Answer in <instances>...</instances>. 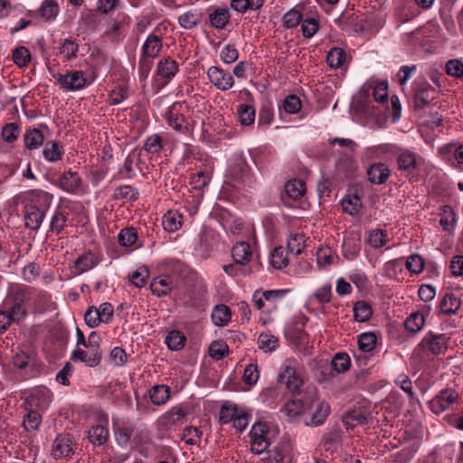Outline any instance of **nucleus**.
Here are the masks:
<instances>
[{"instance_id": "13d9d810", "label": "nucleus", "mask_w": 463, "mask_h": 463, "mask_svg": "<svg viewBox=\"0 0 463 463\" xmlns=\"http://www.w3.org/2000/svg\"><path fill=\"white\" fill-rule=\"evenodd\" d=\"M360 244L353 239H345L343 242V256L348 260H354L359 253Z\"/></svg>"}, {"instance_id": "aec40b11", "label": "nucleus", "mask_w": 463, "mask_h": 463, "mask_svg": "<svg viewBox=\"0 0 463 463\" xmlns=\"http://www.w3.org/2000/svg\"><path fill=\"white\" fill-rule=\"evenodd\" d=\"M98 264L97 258L90 252L85 253L80 256L71 267V272L74 275H80L91 269Z\"/></svg>"}, {"instance_id": "f257e3e1", "label": "nucleus", "mask_w": 463, "mask_h": 463, "mask_svg": "<svg viewBox=\"0 0 463 463\" xmlns=\"http://www.w3.org/2000/svg\"><path fill=\"white\" fill-rule=\"evenodd\" d=\"M52 195L43 190H33L29 193L24 206V220L26 228L37 231L51 206Z\"/></svg>"}, {"instance_id": "dca6fc26", "label": "nucleus", "mask_w": 463, "mask_h": 463, "mask_svg": "<svg viewBox=\"0 0 463 463\" xmlns=\"http://www.w3.org/2000/svg\"><path fill=\"white\" fill-rule=\"evenodd\" d=\"M391 175V171L387 165L383 163L373 164L367 169L368 180L372 184H382L387 181Z\"/></svg>"}, {"instance_id": "393cba45", "label": "nucleus", "mask_w": 463, "mask_h": 463, "mask_svg": "<svg viewBox=\"0 0 463 463\" xmlns=\"http://www.w3.org/2000/svg\"><path fill=\"white\" fill-rule=\"evenodd\" d=\"M368 412L365 409L358 407L348 411L344 416V422L348 427H354L356 425L367 422Z\"/></svg>"}, {"instance_id": "7ed1b4c3", "label": "nucleus", "mask_w": 463, "mask_h": 463, "mask_svg": "<svg viewBox=\"0 0 463 463\" xmlns=\"http://www.w3.org/2000/svg\"><path fill=\"white\" fill-rule=\"evenodd\" d=\"M179 71L178 63L168 57L159 61L156 66L155 84L158 90L165 87Z\"/></svg>"}, {"instance_id": "de8ad7c7", "label": "nucleus", "mask_w": 463, "mask_h": 463, "mask_svg": "<svg viewBox=\"0 0 463 463\" xmlns=\"http://www.w3.org/2000/svg\"><path fill=\"white\" fill-rule=\"evenodd\" d=\"M118 239L121 246L131 247L137 241V232L133 227L124 228L119 232Z\"/></svg>"}, {"instance_id": "c85d7f7f", "label": "nucleus", "mask_w": 463, "mask_h": 463, "mask_svg": "<svg viewBox=\"0 0 463 463\" xmlns=\"http://www.w3.org/2000/svg\"><path fill=\"white\" fill-rule=\"evenodd\" d=\"M133 433L134 426L128 424L118 425L114 430L116 442L121 448H126L128 445Z\"/></svg>"}, {"instance_id": "b1692460", "label": "nucleus", "mask_w": 463, "mask_h": 463, "mask_svg": "<svg viewBox=\"0 0 463 463\" xmlns=\"http://www.w3.org/2000/svg\"><path fill=\"white\" fill-rule=\"evenodd\" d=\"M461 306V300L453 293H446L439 304L440 312L446 316L455 315Z\"/></svg>"}, {"instance_id": "4468645a", "label": "nucleus", "mask_w": 463, "mask_h": 463, "mask_svg": "<svg viewBox=\"0 0 463 463\" xmlns=\"http://www.w3.org/2000/svg\"><path fill=\"white\" fill-rule=\"evenodd\" d=\"M436 90L427 81L419 83L414 90L416 107L422 109L434 99Z\"/></svg>"}, {"instance_id": "a18cd8bd", "label": "nucleus", "mask_w": 463, "mask_h": 463, "mask_svg": "<svg viewBox=\"0 0 463 463\" xmlns=\"http://www.w3.org/2000/svg\"><path fill=\"white\" fill-rule=\"evenodd\" d=\"M289 453V445L281 444L268 451L267 463H280Z\"/></svg>"}, {"instance_id": "58836bf2", "label": "nucleus", "mask_w": 463, "mask_h": 463, "mask_svg": "<svg viewBox=\"0 0 463 463\" xmlns=\"http://www.w3.org/2000/svg\"><path fill=\"white\" fill-rule=\"evenodd\" d=\"M346 59L345 52L343 49L334 47L332 48L326 56V61L329 67L337 69L344 65Z\"/></svg>"}, {"instance_id": "4d7b16f0", "label": "nucleus", "mask_w": 463, "mask_h": 463, "mask_svg": "<svg viewBox=\"0 0 463 463\" xmlns=\"http://www.w3.org/2000/svg\"><path fill=\"white\" fill-rule=\"evenodd\" d=\"M79 45L72 39H64L60 47V53L64 56L66 60H71L77 56Z\"/></svg>"}, {"instance_id": "39448f33", "label": "nucleus", "mask_w": 463, "mask_h": 463, "mask_svg": "<svg viewBox=\"0 0 463 463\" xmlns=\"http://www.w3.org/2000/svg\"><path fill=\"white\" fill-rule=\"evenodd\" d=\"M424 163L421 156L409 149H402L397 156L398 168L407 174H415Z\"/></svg>"}, {"instance_id": "e433bc0d", "label": "nucleus", "mask_w": 463, "mask_h": 463, "mask_svg": "<svg viewBox=\"0 0 463 463\" xmlns=\"http://www.w3.org/2000/svg\"><path fill=\"white\" fill-rule=\"evenodd\" d=\"M21 133V125L19 122H10L5 124L2 128V137L6 143H14L16 141Z\"/></svg>"}, {"instance_id": "5fc2aeb1", "label": "nucleus", "mask_w": 463, "mask_h": 463, "mask_svg": "<svg viewBox=\"0 0 463 463\" xmlns=\"http://www.w3.org/2000/svg\"><path fill=\"white\" fill-rule=\"evenodd\" d=\"M228 352L229 346L222 340L214 341L209 346V355L216 360L224 358Z\"/></svg>"}, {"instance_id": "4c0bfd02", "label": "nucleus", "mask_w": 463, "mask_h": 463, "mask_svg": "<svg viewBox=\"0 0 463 463\" xmlns=\"http://www.w3.org/2000/svg\"><path fill=\"white\" fill-rule=\"evenodd\" d=\"M354 317L358 322H365L372 317L373 310L371 306L365 301H357L354 305Z\"/></svg>"}, {"instance_id": "49530a36", "label": "nucleus", "mask_w": 463, "mask_h": 463, "mask_svg": "<svg viewBox=\"0 0 463 463\" xmlns=\"http://www.w3.org/2000/svg\"><path fill=\"white\" fill-rule=\"evenodd\" d=\"M129 281L137 288L144 287L149 278V270L146 266H140L128 276Z\"/></svg>"}, {"instance_id": "ea45409f", "label": "nucleus", "mask_w": 463, "mask_h": 463, "mask_svg": "<svg viewBox=\"0 0 463 463\" xmlns=\"http://www.w3.org/2000/svg\"><path fill=\"white\" fill-rule=\"evenodd\" d=\"M239 121L242 126H250L255 120V109L248 104H241L237 109Z\"/></svg>"}, {"instance_id": "37998d69", "label": "nucleus", "mask_w": 463, "mask_h": 463, "mask_svg": "<svg viewBox=\"0 0 463 463\" xmlns=\"http://www.w3.org/2000/svg\"><path fill=\"white\" fill-rule=\"evenodd\" d=\"M377 335L373 332L362 333L358 337V346L360 350L369 353L375 348Z\"/></svg>"}, {"instance_id": "9d476101", "label": "nucleus", "mask_w": 463, "mask_h": 463, "mask_svg": "<svg viewBox=\"0 0 463 463\" xmlns=\"http://www.w3.org/2000/svg\"><path fill=\"white\" fill-rule=\"evenodd\" d=\"M72 438L69 434H60L52 442V456L55 459L71 458L74 453Z\"/></svg>"}, {"instance_id": "79ce46f5", "label": "nucleus", "mask_w": 463, "mask_h": 463, "mask_svg": "<svg viewBox=\"0 0 463 463\" xmlns=\"http://www.w3.org/2000/svg\"><path fill=\"white\" fill-rule=\"evenodd\" d=\"M331 365L339 373H345L350 369L351 359L346 353L340 352L335 354Z\"/></svg>"}, {"instance_id": "338daca9", "label": "nucleus", "mask_w": 463, "mask_h": 463, "mask_svg": "<svg viewBox=\"0 0 463 463\" xmlns=\"http://www.w3.org/2000/svg\"><path fill=\"white\" fill-rule=\"evenodd\" d=\"M260 378V372L258 366L255 364H250L244 369L242 380L249 385L255 384Z\"/></svg>"}, {"instance_id": "0e129e2a", "label": "nucleus", "mask_w": 463, "mask_h": 463, "mask_svg": "<svg viewBox=\"0 0 463 463\" xmlns=\"http://www.w3.org/2000/svg\"><path fill=\"white\" fill-rule=\"evenodd\" d=\"M203 432L196 427H186L183 433V439L188 445H197L201 441Z\"/></svg>"}, {"instance_id": "6ab92c4d", "label": "nucleus", "mask_w": 463, "mask_h": 463, "mask_svg": "<svg viewBox=\"0 0 463 463\" xmlns=\"http://www.w3.org/2000/svg\"><path fill=\"white\" fill-rule=\"evenodd\" d=\"M162 48L163 43L161 38L155 33H151L146 39L142 46L141 55L155 59L159 55Z\"/></svg>"}, {"instance_id": "09e8293b", "label": "nucleus", "mask_w": 463, "mask_h": 463, "mask_svg": "<svg viewBox=\"0 0 463 463\" xmlns=\"http://www.w3.org/2000/svg\"><path fill=\"white\" fill-rule=\"evenodd\" d=\"M270 263L275 269H282L288 265V259L285 249L281 246L273 250Z\"/></svg>"}, {"instance_id": "bb28decb", "label": "nucleus", "mask_w": 463, "mask_h": 463, "mask_svg": "<svg viewBox=\"0 0 463 463\" xmlns=\"http://www.w3.org/2000/svg\"><path fill=\"white\" fill-rule=\"evenodd\" d=\"M232 317V312L226 305H217L212 312V319L218 326H226Z\"/></svg>"}, {"instance_id": "6e6552de", "label": "nucleus", "mask_w": 463, "mask_h": 463, "mask_svg": "<svg viewBox=\"0 0 463 463\" xmlns=\"http://www.w3.org/2000/svg\"><path fill=\"white\" fill-rule=\"evenodd\" d=\"M181 105L175 103L171 105L165 113V119L167 125L175 131L186 134L189 131V123L180 111Z\"/></svg>"}, {"instance_id": "1a4fd4ad", "label": "nucleus", "mask_w": 463, "mask_h": 463, "mask_svg": "<svg viewBox=\"0 0 463 463\" xmlns=\"http://www.w3.org/2000/svg\"><path fill=\"white\" fill-rule=\"evenodd\" d=\"M448 337L444 334L429 332L421 340L419 347L434 355L443 354L447 350Z\"/></svg>"}, {"instance_id": "4be33fe9", "label": "nucleus", "mask_w": 463, "mask_h": 463, "mask_svg": "<svg viewBox=\"0 0 463 463\" xmlns=\"http://www.w3.org/2000/svg\"><path fill=\"white\" fill-rule=\"evenodd\" d=\"M64 149L62 145L55 140L47 141L44 145L43 155L46 161L55 163L63 156Z\"/></svg>"}, {"instance_id": "c756f323", "label": "nucleus", "mask_w": 463, "mask_h": 463, "mask_svg": "<svg viewBox=\"0 0 463 463\" xmlns=\"http://www.w3.org/2000/svg\"><path fill=\"white\" fill-rule=\"evenodd\" d=\"M230 18V12L227 8H217L209 15L211 25L216 29H223L229 23Z\"/></svg>"}, {"instance_id": "f3484780", "label": "nucleus", "mask_w": 463, "mask_h": 463, "mask_svg": "<svg viewBox=\"0 0 463 463\" xmlns=\"http://www.w3.org/2000/svg\"><path fill=\"white\" fill-rule=\"evenodd\" d=\"M232 257L235 263L241 266L247 265L252 257L250 245L245 241L234 244L232 248Z\"/></svg>"}, {"instance_id": "a19ab883", "label": "nucleus", "mask_w": 463, "mask_h": 463, "mask_svg": "<svg viewBox=\"0 0 463 463\" xmlns=\"http://www.w3.org/2000/svg\"><path fill=\"white\" fill-rule=\"evenodd\" d=\"M185 341L184 335L177 330L169 332L165 338V344L168 348L174 351L182 349L184 346Z\"/></svg>"}, {"instance_id": "423d86ee", "label": "nucleus", "mask_w": 463, "mask_h": 463, "mask_svg": "<svg viewBox=\"0 0 463 463\" xmlns=\"http://www.w3.org/2000/svg\"><path fill=\"white\" fill-rule=\"evenodd\" d=\"M459 395L453 388H447L440 391L430 402V408L435 414H439L449 409L452 404L458 402Z\"/></svg>"}, {"instance_id": "f8f14e48", "label": "nucleus", "mask_w": 463, "mask_h": 463, "mask_svg": "<svg viewBox=\"0 0 463 463\" xmlns=\"http://www.w3.org/2000/svg\"><path fill=\"white\" fill-rule=\"evenodd\" d=\"M279 382L285 384L288 390L294 392H299L303 383L302 379L297 373L296 368L291 364V362L284 364L282 371L279 374Z\"/></svg>"}, {"instance_id": "72a5a7b5", "label": "nucleus", "mask_w": 463, "mask_h": 463, "mask_svg": "<svg viewBox=\"0 0 463 463\" xmlns=\"http://www.w3.org/2000/svg\"><path fill=\"white\" fill-rule=\"evenodd\" d=\"M59 11V4L56 0H43L39 14L45 21H50L58 15Z\"/></svg>"}, {"instance_id": "2eb2a0df", "label": "nucleus", "mask_w": 463, "mask_h": 463, "mask_svg": "<svg viewBox=\"0 0 463 463\" xmlns=\"http://www.w3.org/2000/svg\"><path fill=\"white\" fill-rule=\"evenodd\" d=\"M231 176L243 185L251 186L253 184L252 176L249 166L243 159H238L230 170Z\"/></svg>"}, {"instance_id": "3c124183", "label": "nucleus", "mask_w": 463, "mask_h": 463, "mask_svg": "<svg viewBox=\"0 0 463 463\" xmlns=\"http://www.w3.org/2000/svg\"><path fill=\"white\" fill-rule=\"evenodd\" d=\"M446 73L455 79H463V61L460 59H451L446 62Z\"/></svg>"}, {"instance_id": "7c9ffc66", "label": "nucleus", "mask_w": 463, "mask_h": 463, "mask_svg": "<svg viewBox=\"0 0 463 463\" xmlns=\"http://www.w3.org/2000/svg\"><path fill=\"white\" fill-rule=\"evenodd\" d=\"M264 0H231V7L238 13L256 11L263 5Z\"/></svg>"}, {"instance_id": "20e7f679", "label": "nucleus", "mask_w": 463, "mask_h": 463, "mask_svg": "<svg viewBox=\"0 0 463 463\" xmlns=\"http://www.w3.org/2000/svg\"><path fill=\"white\" fill-rule=\"evenodd\" d=\"M61 88L67 91L82 90L88 83L85 73L81 71H71L65 74L53 75Z\"/></svg>"}, {"instance_id": "c9c22d12", "label": "nucleus", "mask_w": 463, "mask_h": 463, "mask_svg": "<svg viewBox=\"0 0 463 463\" xmlns=\"http://www.w3.org/2000/svg\"><path fill=\"white\" fill-rule=\"evenodd\" d=\"M242 408L235 404H223L219 411V420L222 424L232 423L233 419Z\"/></svg>"}, {"instance_id": "6e6d98bb", "label": "nucleus", "mask_w": 463, "mask_h": 463, "mask_svg": "<svg viewBox=\"0 0 463 463\" xmlns=\"http://www.w3.org/2000/svg\"><path fill=\"white\" fill-rule=\"evenodd\" d=\"M34 291L33 288L18 287L13 293L12 301L24 306L31 299Z\"/></svg>"}, {"instance_id": "864d4df0", "label": "nucleus", "mask_w": 463, "mask_h": 463, "mask_svg": "<svg viewBox=\"0 0 463 463\" xmlns=\"http://www.w3.org/2000/svg\"><path fill=\"white\" fill-rule=\"evenodd\" d=\"M425 324L424 316L420 313H412L405 321V328L412 333L419 332Z\"/></svg>"}, {"instance_id": "2f4dec72", "label": "nucleus", "mask_w": 463, "mask_h": 463, "mask_svg": "<svg viewBox=\"0 0 463 463\" xmlns=\"http://www.w3.org/2000/svg\"><path fill=\"white\" fill-rule=\"evenodd\" d=\"M342 209L345 213L356 215L362 207V202L358 195L348 194L341 202Z\"/></svg>"}, {"instance_id": "9b49d317", "label": "nucleus", "mask_w": 463, "mask_h": 463, "mask_svg": "<svg viewBox=\"0 0 463 463\" xmlns=\"http://www.w3.org/2000/svg\"><path fill=\"white\" fill-rule=\"evenodd\" d=\"M55 185L68 194H77L81 188L82 179L77 172H63L55 182Z\"/></svg>"}, {"instance_id": "0eeeda50", "label": "nucleus", "mask_w": 463, "mask_h": 463, "mask_svg": "<svg viewBox=\"0 0 463 463\" xmlns=\"http://www.w3.org/2000/svg\"><path fill=\"white\" fill-rule=\"evenodd\" d=\"M210 82L219 90L225 91L234 85L233 76L217 66H211L207 70Z\"/></svg>"}, {"instance_id": "412c9836", "label": "nucleus", "mask_w": 463, "mask_h": 463, "mask_svg": "<svg viewBox=\"0 0 463 463\" xmlns=\"http://www.w3.org/2000/svg\"><path fill=\"white\" fill-rule=\"evenodd\" d=\"M203 18V13L198 8L189 9L178 17V23L184 29L190 30L196 27Z\"/></svg>"}, {"instance_id": "5701e85b", "label": "nucleus", "mask_w": 463, "mask_h": 463, "mask_svg": "<svg viewBox=\"0 0 463 463\" xmlns=\"http://www.w3.org/2000/svg\"><path fill=\"white\" fill-rule=\"evenodd\" d=\"M24 146L29 150L41 147L44 142L43 133L38 128L26 129L24 135Z\"/></svg>"}, {"instance_id": "ddd939ff", "label": "nucleus", "mask_w": 463, "mask_h": 463, "mask_svg": "<svg viewBox=\"0 0 463 463\" xmlns=\"http://www.w3.org/2000/svg\"><path fill=\"white\" fill-rule=\"evenodd\" d=\"M88 348L87 351H84L80 348H77L74 350L72 354V359L74 361H80L90 367H95L100 364L102 352L100 348H95L91 346H86Z\"/></svg>"}, {"instance_id": "774afa93", "label": "nucleus", "mask_w": 463, "mask_h": 463, "mask_svg": "<svg viewBox=\"0 0 463 463\" xmlns=\"http://www.w3.org/2000/svg\"><path fill=\"white\" fill-rule=\"evenodd\" d=\"M144 148L151 154L159 153L163 148L162 137L157 134L150 136L146 138Z\"/></svg>"}, {"instance_id": "bf43d9fd", "label": "nucleus", "mask_w": 463, "mask_h": 463, "mask_svg": "<svg viewBox=\"0 0 463 463\" xmlns=\"http://www.w3.org/2000/svg\"><path fill=\"white\" fill-rule=\"evenodd\" d=\"M405 266L410 272L420 274L424 269L425 262L420 255L412 254L407 259Z\"/></svg>"}, {"instance_id": "8fccbe9b", "label": "nucleus", "mask_w": 463, "mask_h": 463, "mask_svg": "<svg viewBox=\"0 0 463 463\" xmlns=\"http://www.w3.org/2000/svg\"><path fill=\"white\" fill-rule=\"evenodd\" d=\"M12 59L18 67H25L31 61V53L26 47L20 46L13 51Z\"/></svg>"}, {"instance_id": "473e14b6", "label": "nucleus", "mask_w": 463, "mask_h": 463, "mask_svg": "<svg viewBox=\"0 0 463 463\" xmlns=\"http://www.w3.org/2000/svg\"><path fill=\"white\" fill-rule=\"evenodd\" d=\"M286 194L292 199L297 200L302 197L306 191V184L301 179H293L285 185Z\"/></svg>"}, {"instance_id": "f03ea898", "label": "nucleus", "mask_w": 463, "mask_h": 463, "mask_svg": "<svg viewBox=\"0 0 463 463\" xmlns=\"http://www.w3.org/2000/svg\"><path fill=\"white\" fill-rule=\"evenodd\" d=\"M49 402V391L39 390L33 392L24 402L27 414L24 416L23 427L26 431L36 430L41 422L42 418L34 408L45 409Z\"/></svg>"}, {"instance_id": "c03bdc74", "label": "nucleus", "mask_w": 463, "mask_h": 463, "mask_svg": "<svg viewBox=\"0 0 463 463\" xmlns=\"http://www.w3.org/2000/svg\"><path fill=\"white\" fill-rule=\"evenodd\" d=\"M305 241L304 234H291L288 239V250L295 255L301 254L306 247Z\"/></svg>"}, {"instance_id": "cd10ccee", "label": "nucleus", "mask_w": 463, "mask_h": 463, "mask_svg": "<svg viewBox=\"0 0 463 463\" xmlns=\"http://www.w3.org/2000/svg\"><path fill=\"white\" fill-rule=\"evenodd\" d=\"M109 436V430L100 424L92 426L89 430V439L95 446H101L105 444Z\"/></svg>"}, {"instance_id": "680f3d73", "label": "nucleus", "mask_w": 463, "mask_h": 463, "mask_svg": "<svg viewBox=\"0 0 463 463\" xmlns=\"http://www.w3.org/2000/svg\"><path fill=\"white\" fill-rule=\"evenodd\" d=\"M140 154H137L136 151H132L126 157L122 167L119 169V173L123 175L124 178H132L135 175L133 165L135 158L139 156Z\"/></svg>"}, {"instance_id": "a211bd4d", "label": "nucleus", "mask_w": 463, "mask_h": 463, "mask_svg": "<svg viewBox=\"0 0 463 463\" xmlns=\"http://www.w3.org/2000/svg\"><path fill=\"white\" fill-rule=\"evenodd\" d=\"M173 279L168 276H158L150 283L152 293L159 298L167 296L173 289Z\"/></svg>"}, {"instance_id": "052dcab7", "label": "nucleus", "mask_w": 463, "mask_h": 463, "mask_svg": "<svg viewBox=\"0 0 463 463\" xmlns=\"http://www.w3.org/2000/svg\"><path fill=\"white\" fill-rule=\"evenodd\" d=\"M137 190L128 184L118 187L114 192V198L117 200L127 199L134 201L137 198Z\"/></svg>"}, {"instance_id": "603ef678", "label": "nucleus", "mask_w": 463, "mask_h": 463, "mask_svg": "<svg viewBox=\"0 0 463 463\" xmlns=\"http://www.w3.org/2000/svg\"><path fill=\"white\" fill-rule=\"evenodd\" d=\"M330 412V406L326 402H320L311 417L310 425L319 426L324 423Z\"/></svg>"}, {"instance_id": "a878e982", "label": "nucleus", "mask_w": 463, "mask_h": 463, "mask_svg": "<svg viewBox=\"0 0 463 463\" xmlns=\"http://www.w3.org/2000/svg\"><path fill=\"white\" fill-rule=\"evenodd\" d=\"M170 397V388L166 385H155L149 391V398L153 404L163 405Z\"/></svg>"}, {"instance_id": "69168bd1", "label": "nucleus", "mask_w": 463, "mask_h": 463, "mask_svg": "<svg viewBox=\"0 0 463 463\" xmlns=\"http://www.w3.org/2000/svg\"><path fill=\"white\" fill-rule=\"evenodd\" d=\"M282 108L287 113L295 114L301 109V100L296 95H289L284 99Z\"/></svg>"}, {"instance_id": "e2e57ef3", "label": "nucleus", "mask_w": 463, "mask_h": 463, "mask_svg": "<svg viewBox=\"0 0 463 463\" xmlns=\"http://www.w3.org/2000/svg\"><path fill=\"white\" fill-rule=\"evenodd\" d=\"M283 410L288 417H296L305 411V405L301 400L293 399L285 403Z\"/></svg>"}, {"instance_id": "f704fd0d", "label": "nucleus", "mask_w": 463, "mask_h": 463, "mask_svg": "<svg viewBox=\"0 0 463 463\" xmlns=\"http://www.w3.org/2000/svg\"><path fill=\"white\" fill-rule=\"evenodd\" d=\"M181 214H179L177 212L169 211L163 216L162 224L165 231L173 232L181 227Z\"/></svg>"}]
</instances>
